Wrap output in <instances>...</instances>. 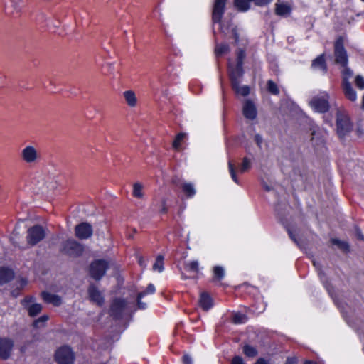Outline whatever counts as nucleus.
<instances>
[{
  "label": "nucleus",
  "instance_id": "obj_37",
  "mask_svg": "<svg viewBox=\"0 0 364 364\" xmlns=\"http://www.w3.org/2000/svg\"><path fill=\"white\" fill-rule=\"evenodd\" d=\"M185 269L188 272L198 273L199 271L198 261L193 260L185 264Z\"/></svg>",
  "mask_w": 364,
  "mask_h": 364
},
{
  "label": "nucleus",
  "instance_id": "obj_29",
  "mask_svg": "<svg viewBox=\"0 0 364 364\" xmlns=\"http://www.w3.org/2000/svg\"><path fill=\"white\" fill-rule=\"evenodd\" d=\"M186 134L183 132H179L175 136V139L172 143V147L175 151H180L181 148V144L185 139Z\"/></svg>",
  "mask_w": 364,
  "mask_h": 364
},
{
  "label": "nucleus",
  "instance_id": "obj_42",
  "mask_svg": "<svg viewBox=\"0 0 364 364\" xmlns=\"http://www.w3.org/2000/svg\"><path fill=\"white\" fill-rule=\"evenodd\" d=\"M285 228H286V230H287V232L288 233V235L290 237V239L294 243H296V245H299V241H298L295 234L294 233L293 230L289 226H286Z\"/></svg>",
  "mask_w": 364,
  "mask_h": 364
},
{
  "label": "nucleus",
  "instance_id": "obj_60",
  "mask_svg": "<svg viewBox=\"0 0 364 364\" xmlns=\"http://www.w3.org/2000/svg\"><path fill=\"white\" fill-rule=\"evenodd\" d=\"M362 107L364 109V95H363V97Z\"/></svg>",
  "mask_w": 364,
  "mask_h": 364
},
{
  "label": "nucleus",
  "instance_id": "obj_28",
  "mask_svg": "<svg viewBox=\"0 0 364 364\" xmlns=\"http://www.w3.org/2000/svg\"><path fill=\"white\" fill-rule=\"evenodd\" d=\"M155 291V288L152 284H149L146 291L140 292L137 296V305L139 309H144L146 304L141 301V298L146 294H152Z\"/></svg>",
  "mask_w": 364,
  "mask_h": 364
},
{
  "label": "nucleus",
  "instance_id": "obj_33",
  "mask_svg": "<svg viewBox=\"0 0 364 364\" xmlns=\"http://www.w3.org/2000/svg\"><path fill=\"white\" fill-rule=\"evenodd\" d=\"M252 158L245 156L242 159V161L239 167V171L241 173L248 171L252 167Z\"/></svg>",
  "mask_w": 364,
  "mask_h": 364
},
{
  "label": "nucleus",
  "instance_id": "obj_45",
  "mask_svg": "<svg viewBox=\"0 0 364 364\" xmlns=\"http://www.w3.org/2000/svg\"><path fill=\"white\" fill-rule=\"evenodd\" d=\"M171 183L175 186L179 187V188H181V185L183 183H182L181 179L178 176H173V178L171 179Z\"/></svg>",
  "mask_w": 364,
  "mask_h": 364
},
{
  "label": "nucleus",
  "instance_id": "obj_55",
  "mask_svg": "<svg viewBox=\"0 0 364 364\" xmlns=\"http://www.w3.org/2000/svg\"><path fill=\"white\" fill-rule=\"evenodd\" d=\"M159 262V256H157L156 258V262L153 265V268L156 269L158 267V262Z\"/></svg>",
  "mask_w": 364,
  "mask_h": 364
},
{
  "label": "nucleus",
  "instance_id": "obj_61",
  "mask_svg": "<svg viewBox=\"0 0 364 364\" xmlns=\"http://www.w3.org/2000/svg\"><path fill=\"white\" fill-rule=\"evenodd\" d=\"M25 284H26V282H23V281H22L21 287H23Z\"/></svg>",
  "mask_w": 364,
  "mask_h": 364
},
{
  "label": "nucleus",
  "instance_id": "obj_21",
  "mask_svg": "<svg viewBox=\"0 0 364 364\" xmlns=\"http://www.w3.org/2000/svg\"><path fill=\"white\" fill-rule=\"evenodd\" d=\"M342 89L345 97L351 102H355L357 99L355 90L353 88L350 83L343 84Z\"/></svg>",
  "mask_w": 364,
  "mask_h": 364
},
{
  "label": "nucleus",
  "instance_id": "obj_3",
  "mask_svg": "<svg viewBox=\"0 0 364 364\" xmlns=\"http://www.w3.org/2000/svg\"><path fill=\"white\" fill-rule=\"evenodd\" d=\"M60 251L63 255L76 258L82 254L84 247L76 240L73 239H68L62 243Z\"/></svg>",
  "mask_w": 364,
  "mask_h": 364
},
{
  "label": "nucleus",
  "instance_id": "obj_5",
  "mask_svg": "<svg viewBox=\"0 0 364 364\" xmlns=\"http://www.w3.org/2000/svg\"><path fill=\"white\" fill-rule=\"evenodd\" d=\"M246 58V51L244 48H239L236 51V64L233 65L232 63H228V75L235 74L243 76L245 74L244 62Z\"/></svg>",
  "mask_w": 364,
  "mask_h": 364
},
{
  "label": "nucleus",
  "instance_id": "obj_8",
  "mask_svg": "<svg viewBox=\"0 0 364 364\" xmlns=\"http://www.w3.org/2000/svg\"><path fill=\"white\" fill-rule=\"evenodd\" d=\"M228 77L230 81L231 87L236 95L243 97L249 95L250 93V87L248 85H240L241 79L243 77V76L232 74L228 75Z\"/></svg>",
  "mask_w": 364,
  "mask_h": 364
},
{
  "label": "nucleus",
  "instance_id": "obj_27",
  "mask_svg": "<svg viewBox=\"0 0 364 364\" xmlns=\"http://www.w3.org/2000/svg\"><path fill=\"white\" fill-rule=\"evenodd\" d=\"M181 188L183 191V193L188 198H192L196 194V190L194 188V186L191 183H183Z\"/></svg>",
  "mask_w": 364,
  "mask_h": 364
},
{
  "label": "nucleus",
  "instance_id": "obj_1",
  "mask_svg": "<svg viewBox=\"0 0 364 364\" xmlns=\"http://www.w3.org/2000/svg\"><path fill=\"white\" fill-rule=\"evenodd\" d=\"M344 37L339 36L336 38L333 44L335 63L343 68L341 72V85L350 83L349 80L353 75V71L348 68V55L344 47Z\"/></svg>",
  "mask_w": 364,
  "mask_h": 364
},
{
  "label": "nucleus",
  "instance_id": "obj_15",
  "mask_svg": "<svg viewBox=\"0 0 364 364\" xmlns=\"http://www.w3.org/2000/svg\"><path fill=\"white\" fill-rule=\"evenodd\" d=\"M21 156L25 162L33 164L38 160L39 155L36 148L27 146L22 150Z\"/></svg>",
  "mask_w": 364,
  "mask_h": 364
},
{
  "label": "nucleus",
  "instance_id": "obj_16",
  "mask_svg": "<svg viewBox=\"0 0 364 364\" xmlns=\"http://www.w3.org/2000/svg\"><path fill=\"white\" fill-rule=\"evenodd\" d=\"M87 291L91 301L95 303L99 306H102L104 304V297L95 284H90L88 287Z\"/></svg>",
  "mask_w": 364,
  "mask_h": 364
},
{
  "label": "nucleus",
  "instance_id": "obj_24",
  "mask_svg": "<svg viewBox=\"0 0 364 364\" xmlns=\"http://www.w3.org/2000/svg\"><path fill=\"white\" fill-rule=\"evenodd\" d=\"M291 12V8L290 6L285 4H276L275 5V14L279 16H288Z\"/></svg>",
  "mask_w": 364,
  "mask_h": 364
},
{
  "label": "nucleus",
  "instance_id": "obj_18",
  "mask_svg": "<svg viewBox=\"0 0 364 364\" xmlns=\"http://www.w3.org/2000/svg\"><path fill=\"white\" fill-rule=\"evenodd\" d=\"M311 68L320 70L323 74H326L328 72V66L324 53L319 55L312 60Z\"/></svg>",
  "mask_w": 364,
  "mask_h": 364
},
{
  "label": "nucleus",
  "instance_id": "obj_30",
  "mask_svg": "<svg viewBox=\"0 0 364 364\" xmlns=\"http://www.w3.org/2000/svg\"><path fill=\"white\" fill-rule=\"evenodd\" d=\"M225 277V270L223 267L220 266H215L213 268V281H221Z\"/></svg>",
  "mask_w": 364,
  "mask_h": 364
},
{
  "label": "nucleus",
  "instance_id": "obj_54",
  "mask_svg": "<svg viewBox=\"0 0 364 364\" xmlns=\"http://www.w3.org/2000/svg\"><path fill=\"white\" fill-rule=\"evenodd\" d=\"M166 212H167L166 208L164 206V204H161V210H160L161 214L166 213Z\"/></svg>",
  "mask_w": 364,
  "mask_h": 364
},
{
  "label": "nucleus",
  "instance_id": "obj_17",
  "mask_svg": "<svg viewBox=\"0 0 364 364\" xmlns=\"http://www.w3.org/2000/svg\"><path fill=\"white\" fill-rule=\"evenodd\" d=\"M199 306L205 311H209L213 306V299L208 292H202L198 300Z\"/></svg>",
  "mask_w": 364,
  "mask_h": 364
},
{
  "label": "nucleus",
  "instance_id": "obj_35",
  "mask_svg": "<svg viewBox=\"0 0 364 364\" xmlns=\"http://www.w3.org/2000/svg\"><path fill=\"white\" fill-rule=\"evenodd\" d=\"M229 51L230 47L227 43L218 44L215 48V53L218 58L229 53Z\"/></svg>",
  "mask_w": 364,
  "mask_h": 364
},
{
  "label": "nucleus",
  "instance_id": "obj_47",
  "mask_svg": "<svg viewBox=\"0 0 364 364\" xmlns=\"http://www.w3.org/2000/svg\"><path fill=\"white\" fill-rule=\"evenodd\" d=\"M232 38L234 39L235 43L238 44L240 41V35L236 28L232 30Z\"/></svg>",
  "mask_w": 364,
  "mask_h": 364
},
{
  "label": "nucleus",
  "instance_id": "obj_4",
  "mask_svg": "<svg viewBox=\"0 0 364 364\" xmlns=\"http://www.w3.org/2000/svg\"><path fill=\"white\" fill-rule=\"evenodd\" d=\"M353 129V123L350 117L341 112L336 114V131L340 138H344L347 134L351 132Z\"/></svg>",
  "mask_w": 364,
  "mask_h": 364
},
{
  "label": "nucleus",
  "instance_id": "obj_19",
  "mask_svg": "<svg viewBox=\"0 0 364 364\" xmlns=\"http://www.w3.org/2000/svg\"><path fill=\"white\" fill-rule=\"evenodd\" d=\"M122 95L126 104L129 107L133 108L137 105L138 100L134 91L132 90H126L123 92Z\"/></svg>",
  "mask_w": 364,
  "mask_h": 364
},
{
  "label": "nucleus",
  "instance_id": "obj_62",
  "mask_svg": "<svg viewBox=\"0 0 364 364\" xmlns=\"http://www.w3.org/2000/svg\"><path fill=\"white\" fill-rule=\"evenodd\" d=\"M139 263L141 265H142V263H143V261H141V259L139 260Z\"/></svg>",
  "mask_w": 364,
  "mask_h": 364
},
{
  "label": "nucleus",
  "instance_id": "obj_39",
  "mask_svg": "<svg viewBox=\"0 0 364 364\" xmlns=\"http://www.w3.org/2000/svg\"><path fill=\"white\" fill-rule=\"evenodd\" d=\"M246 316L244 314L237 312L233 315L232 321L235 323H242L245 322Z\"/></svg>",
  "mask_w": 364,
  "mask_h": 364
},
{
  "label": "nucleus",
  "instance_id": "obj_11",
  "mask_svg": "<svg viewBox=\"0 0 364 364\" xmlns=\"http://www.w3.org/2000/svg\"><path fill=\"white\" fill-rule=\"evenodd\" d=\"M14 346V342L12 339L0 336V359L6 360L10 358Z\"/></svg>",
  "mask_w": 364,
  "mask_h": 364
},
{
  "label": "nucleus",
  "instance_id": "obj_38",
  "mask_svg": "<svg viewBox=\"0 0 364 364\" xmlns=\"http://www.w3.org/2000/svg\"><path fill=\"white\" fill-rule=\"evenodd\" d=\"M228 168H229V171H230L232 179L236 183L239 184V180H238L237 174H236L235 168L231 161H229V162H228Z\"/></svg>",
  "mask_w": 364,
  "mask_h": 364
},
{
  "label": "nucleus",
  "instance_id": "obj_51",
  "mask_svg": "<svg viewBox=\"0 0 364 364\" xmlns=\"http://www.w3.org/2000/svg\"><path fill=\"white\" fill-rule=\"evenodd\" d=\"M33 299L34 298L33 296H27L21 301V304L23 305L28 304L31 303L33 301Z\"/></svg>",
  "mask_w": 364,
  "mask_h": 364
},
{
  "label": "nucleus",
  "instance_id": "obj_7",
  "mask_svg": "<svg viewBox=\"0 0 364 364\" xmlns=\"http://www.w3.org/2000/svg\"><path fill=\"white\" fill-rule=\"evenodd\" d=\"M108 268V262L104 259H97L92 262L90 267V273L91 277L100 280L105 274Z\"/></svg>",
  "mask_w": 364,
  "mask_h": 364
},
{
  "label": "nucleus",
  "instance_id": "obj_36",
  "mask_svg": "<svg viewBox=\"0 0 364 364\" xmlns=\"http://www.w3.org/2000/svg\"><path fill=\"white\" fill-rule=\"evenodd\" d=\"M28 314L30 316H36L42 310V306L40 304H34L28 307Z\"/></svg>",
  "mask_w": 364,
  "mask_h": 364
},
{
  "label": "nucleus",
  "instance_id": "obj_48",
  "mask_svg": "<svg viewBox=\"0 0 364 364\" xmlns=\"http://www.w3.org/2000/svg\"><path fill=\"white\" fill-rule=\"evenodd\" d=\"M48 316H42L41 317L38 318V319H36L34 323H33V325L35 327H38V323H41V322H46V321H48Z\"/></svg>",
  "mask_w": 364,
  "mask_h": 364
},
{
  "label": "nucleus",
  "instance_id": "obj_31",
  "mask_svg": "<svg viewBox=\"0 0 364 364\" xmlns=\"http://www.w3.org/2000/svg\"><path fill=\"white\" fill-rule=\"evenodd\" d=\"M144 186L141 183L136 182L133 184L132 195L134 198L141 199L144 197Z\"/></svg>",
  "mask_w": 364,
  "mask_h": 364
},
{
  "label": "nucleus",
  "instance_id": "obj_32",
  "mask_svg": "<svg viewBox=\"0 0 364 364\" xmlns=\"http://www.w3.org/2000/svg\"><path fill=\"white\" fill-rule=\"evenodd\" d=\"M267 90L273 95H279L280 93L278 85L272 80H268L266 84Z\"/></svg>",
  "mask_w": 364,
  "mask_h": 364
},
{
  "label": "nucleus",
  "instance_id": "obj_9",
  "mask_svg": "<svg viewBox=\"0 0 364 364\" xmlns=\"http://www.w3.org/2000/svg\"><path fill=\"white\" fill-rule=\"evenodd\" d=\"M329 96L324 94L321 96H316L311 100V105L319 113H326L329 110L330 105L328 102Z\"/></svg>",
  "mask_w": 364,
  "mask_h": 364
},
{
  "label": "nucleus",
  "instance_id": "obj_2",
  "mask_svg": "<svg viewBox=\"0 0 364 364\" xmlns=\"http://www.w3.org/2000/svg\"><path fill=\"white\" fill-rule=\"evenodd\" d=\"M133 311L125 299L115 298L111 301L109 314L114 319H121L125 316H131Z\"/></svg>",
  "mask_w": 364,
  "mask_h": 364
},
{
  "label": "nucleus",
  "instance_id": "obj_63",
  "mask_svg": "<svg viewBox=\"0 0 364 364\" xmlns=\"http://www.w3.org/2000/svg\"><path fill=\"white\" fill-rule=\"evenodd\" d=\"M13 235H17V233H16L15 230L14 231Z\"/></svg>",
  "mask_w": 364,
  "mask_h": 364
},
{
  "label": "nucleus",
  "instance_id": "obj_10",
  "mask_svg": "<svg viewBox=\"0 0 364 364\" xmlns=\"http://www.w3.org/2000/svg\"><path fill=\"white\" fill-rule=\"evenodd\" d=\"M228 0H215L212 9V21L213 23H220L225 12Z\"/></svg>",
  "mask_w": 364,
  "mask_h": 364
},
{
  "label": "nucleus",
  "instance_id": "obj_50",
  "mask_svg": "<svg viewBox=\"0 0 364 364\" xmlns=\"http://www.w3.org/2000/svg\"><path fill=\"white\" fill-rule=\"evenodd\" d=\"M285 364H298V360L296 357H288Z\"/></svg>",
  "mask_w": 364,
  "mask_h": 364
},
{
  "label": "nucleus",
  "instance_id": "obj_58",
  "mask_svg": "<svg viewBox=\"0 0 364 364\" xmlns=\"http://www.w3.org/2000/svg\"><path fill=\"white\" fill-rule=\"evenodd\" d=\"M163 260H164V257L162 255H161V267H160L161 272H162L164 269Z\"/></svg>",
  "mask_w": 364,
  "mask_h": 364
},
{
  "label": "nucleus",
  "instance_id": "obj_20",
  "mask_svg": "<svg viewBox=\"0 0 364 364\" xmlns=\"http://www.w3.org/2000/svg\"><path fill=\"white\" fill-rule=\"evenodd\" d=\"M43 299L48 304H51L55 306L61 304L62 301L60 296L43 291L41 293Z\"/></svg>",
  "mask_w": 364,
  "mask_h": 364
},
{
  "label": "nucleus",
  "instance_id": "obj_64",
  "mask_svg": "<svg viewBox=\"0 0 364 364\" xmlns=\"http://www.w3.org/2000/svg\"><path fill=\"white\" fill-rule=\"evenodd\" d=\"M361 1L364 2V0H360Z\"/></svg>",
  "mask_w": 364,
  "mask_h": 364
},
{
  "label": "nucleus",
  "instance_id": "obj_44",
  "mask_svg": "<svg viewBox=\"0 0 364 364\" xmlns=\"http://www.w3.org/2000/svg\"><path fill=\"white\" fill-rule=\"evenodd\" d=\"M255 142L259 149H262V144L263 143V138L261 134H256L254 136Z\"/></svg>",
  "mask_w": 364,
  "mask_h": 364
},
{
  "label": "nucleus",
  "instance_id": "obj_25",
  "mask_svg": "<svg viewBox=\"0 0 364 364\" xmlns=\"http://www.w3.org/2000/svg\"><path fill=\"white\" fill-rule=\"evenodd\" d=\"M318 277L321 281L324 288L328 292L329 294L333 291V287L332 284L330 282L328 279L327 278L324 271L323 269H319L318 271Z\"/></svg>",
  "mask_w": 364,
  "mask_h": 364
},
{
  "label": "nucleus",
  "instance_id": "obj_26",
  "mask_svg": "<svg viewBox=\"0 0 364 364\" xmlns=\"http://www.w3.org/2000/svg\"><path fill=\"white\" fill-rule=\"evenodd\" d=\"M250 0H234V5L238 11L246 12L250 9Z\"/></svg>",
  "mask_w": 364,
  "mask_h": 364
},
{
  "label": "nucleus",
  "instance_id": "obj_43",
  "mask_svg": "<svg viewBox=\"0 0 364 364\" xmlns=\"http://www.w3.org/2000/svg\"><path fill=\"white\" fill-rule=\"evenodd\" d=\"M12 7L17 11H20L23 3V0H11Z\"/></svg>",
  "mask_w": 364,
  "mask_h": 364
},
{
  "label": "nucleus",
  "instance_id": "obj_40",
  "mask_svg": "<svg viewBox=\"0 0 364 364\" xmlns=\"http://www.w3.org/2000/svg\"><path fill=\"white\" fill-rule=\"evenodd\" d=\"M257 6L264 7L269 5L272 0H250Z\"/></svg>",
  "mask_w": 364,
  "mask_h": 364
},
{
  "label": "nucleus",
  "instance_id": "obj_41",
  "mask_svg": "<svg viewBox=\"0 0 364 364\" xmlns=\"http://www.w3.org/2000/svg\"><path fill=\"white\" fill-rule=\"evenodd\" d=\"M355 83L358 88L364 89V78L360 75H357L355 79Z\"/></svg>",
  "mask_w": 364,
  "mask_h": 364
},
{
  "label": "nucleus",
  "instance_id": "obj_14",
  "mask_svg": "<svg viewBox=\"0 0 364 364\" xmlns=\"http://www.w3.org/2000/svg\"><path fill=\"white\" fill-rule=\"evenodd\" d=\"M243 116L250 120H254L257 116V109L255 102L250 99L245 100L242 107Z\"/></svg>",
  "mask_w": 364,
  "mask_h": 364
},
{
  "label": "nucleus",
  "instance_id": "obj_53",
  "mask_svg": "<svg viewBox=\"0 0 364 364\" xmlns=\"http://www.w3.org/2000/svg\"><path fill=\"white\" fill-rule=\"evenodd\" d=\"M254 364H269L268 362L263 358H258Z\"/></svg>",
  "mask_w": 364,
  "mask_h": 364
},
{
  "label": "nucleus",
  "instance_id": "obj_6",
  "mask_svg": "<svg viewBox=\"0 0 364 364\" xmlns=\"http://www.w3.org/2000/svg\"><path fill=\"white\" fill-rule=\"evenodd\" d=\"M46 237V230L40 225H35L27 230L26 241L30 246H34Z\"/></svg>",
  "mask_w": 364,
  "mask_h": 364
},
{
  "label": "nucleus",
  "instance_id": "obj_57",
  "mask_svg": "<svg viewBox=\"0 0 364 364\" xmlns=\"http://www.w3.org/2000/svg\"><path fill=\"white\" fill-rule=\"evenodd\" d=\"M13 296L16 297L19 294V291L16 290H14L11 292Z\"/></svg>",
  "mask_w": 364,
  "mask_h": 364
},
{
  "label": "nucleus",
  "instance_id": "obj_34",
  "mask_svg": "<svg viewBox=\"0 0 364 364\" xmlns=\"http://www.w3.org/2000/svg\"><path fill=\"white\" fill-rule=\"evenodd\" d=\"M243 353L248 358H254L257 355L258 350L257 349L249 344L244 345L243 348Z\"/></svg>",
  "mask_w": 364,
  "mask_h": 364
},
{
  "label": "nucleus",
  "instance_id": "obj_56",
  "mask_svg": "<svg viewBox=\"0 0 364 364\" xmlns=\"http://www.w3.org/2000/svg\"><path fill=\"white\" fill-rule=\"evenodd\" d=\"M304 364H317L316 361L306 360L304 362Z\"/></svg>",
  "mask_w": 364,
  "mask_h": 364
},
{
  "label": "nucleus",
  "instance_id": "obj_49",
  "mask_svg": "<svg viewBox=\"0 0 364 364\" xmlns=\"http://www.w3.org/2000/svg\"><path fill=\"white\" fill-rule=\"evenodd\" d=\"M182 362L183 364H192V358L189 355L185 354L182 356Z\"/></svg>",
  "mask_w": 364,
  "mask_h": 364
},
{
  "label": "nucleus",
  "instance_id": "obj_52",
  "mask_svg": "<svg viewBox=\"0 0 364 364\" xmlns=\"http://www.w3.org/2000/svg\"><path fill=\"white\" fill-rule=\"evenodd\" d=\"M313 265L316 268L317 274H318V271H319L320 268H321V269H323L322 265L316 261H313Z\"/></svg>",
  "mask_w": 364,
  "mask_h": 364
},
{
  "label": "nucleus",
  "instance_id": "obj_23",
  "mask_svg": "<svg viewBox=\"0 0 364 364\" xmlns=\"http://www.w3.org/2000/svg\"><path fill=\"white\" fill-rule=\"evenodd\" d=\"M14 277L13 271L8 268L0 269V284H3L11 281Z\"/></svg>",
  "mask_w": 364,
  "mask_h": 364
},
{
  "label": "nucleus",
  "instance_id": "obj_13",
  "mask_svg": "<svg viewBox=\"0 0 364 364\" xmlns=\"http://www.w3.org/2000/svg\"><path fill=\"white\" fill-rule=\"evenodd\" d=\"M55 360L60 364H71L73 360L71 349L67 346L59 348L55 353Z\"/></svg>",
  "mask_w": 364,
  "mask_h": 364
},
{
  "label": "nucleus",
  "instance_id": "obj_12",
  "mask_svg": "<svg viewBox=\"0 0 364 364\" xmlns=\"http://www.w3.org/2000/svg\"><path fill=\"white\" fill-rule=\"evenodd\" d=\"M92 226L87 222L79 223L75 227V235L80 240H86L92 235Z\"/></svg>",
  "mask_w": 364,
  "mask_h": 364
},
{
  "label": "nucleus",
  "instance_id": "obj_59",
  "mask_svg": "<svg viewBox=\"0 0 364 364\" xmlns=\"http://www.w3.org/2000/svg\"><path fill=\"white\" fill-rule=\"evenodd\" d=\"M358 238L359 240H364V236H363V235L361 232H359L358 234Z\"/></svg>",
  "mask_w": 364,
  "mask_h": 364
},
{
  "label": "nucleus",
  "instance_id": "obj_46",
  "mask_svg": "<svg viewBox=\"0 0 364 364\" xmlns=\"http://www.w3.org/2000/svg\"><path fill=\"white\" fill-rule=\"evenodd\" d=\"M231 364H245V363L241 356L235 355L232 358Z\"/></svg>",
  "mask_w": 364,
  "mask_h": 364
},
{
  "label": "nucleus",
  "instance_id": "obj_22",
  "mask_svg": "<svg viewBox=\"0 0 364 364\" xmlns=\"http://www.w3.org/2000/svg\"><path fill=\"white\" fill-rule=\"evenodd\" d=\"M330 242L332 245H335L343 253L348 254L350 252V246L346 241L341 240L338 238H331Z\"/></svg>",
  "mask_w": 364,
  "mask_h": 364
}]
</instances>
